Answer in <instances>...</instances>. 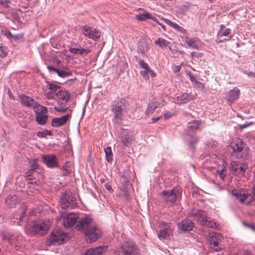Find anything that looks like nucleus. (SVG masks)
Segmentation results:
<instances>
[{"mask_svg": "<svg viewBox=\"0 0 255 255\" xmlns=\"http://www.w3.org/2000/svg\"><path fill=\"white\" fill-rule=\"evenodd\" d=\"M76 228L84 233L87 243L95 242L102 235V230L93 224L92 219L89 217L81 219L76 225Z\"/></svg>", "mask_w": 255, "mask_h": 255, "instance_id": "f257e3e1", "label": "nucleus"}, {"mask_svg": "<svg viewBox=\"0 0 255 255\" xmlns=\"http://www.w3.org/2000/svg\"><path fill=\"white\" fill-rule=\"evenodd\" d=\"M126 106L125 101L123 99H118L113 102L111 110L113 114V122L115 123H119L122 120Z\"/></svg>", "mask_w": 255, "mask_h": 255, "instance_id": "f03ea898", "label": "nucleus"}, {"mask_svg": "<svg viewBox=\"0 0 255 255\" xmlns=\"http://www.w3.org/2000/svg\"><path fill=\"white\" fill-rule=\"evenodd\" d=\"M233 150L232 154L237 158L243 159L246 158L249 154V148L242 140L239 139L235 143L230 145Z\"/></svg>", "mask_w": 255, "mask_h": 255, "instance_id": "7ed1b4c3", "label": "nucleus"}, {"mask_svg": "<svg viewBox=\"0 0 255 255\" xmlns=\"http://www.w3.org/2000/svg\"><path fill=\"white\" fill-rule=\"evenodd\" d=\"M60 206L63 209L74 208L77 206L75 195L70 191H66L61 194Z\"/></svg>", "mask_w": 255, "mask_h": 255, "instance_id": "20e7f679", "label": "nucleus"}, {"mask_svg": "<svg viewBox=\"0 0 255 255\" xmlns=\"http://www.w3.org/2000/svg\"><path fill=\"white\" fill-rule=\"evenodd\" d=\"M193 215L202 226L209 228H215L216 226V223L213 222L212 220L207 216V213L204 211L197 210Z\"/></svg>", "mask_w": 255, "mask_h": 255, "instance_id": "39448f33", "label": "nucleus"}, {"mask_svg": "<svg viewBox=\"0 0 255 255\" xmlns=\"http://www.w3.org/2000/svg\"><path fill=\"white\" fill-rule=\"evenodd\" d=\"M69 240L67 234L60 230H55L52 232L48 244L60 245L64 243Z\"/></svg>", "mask_w": 255, "mask_h": 255, "instance_id": "423d86ee", "label": "nucleus"}, {"mask_svg": "<svg viewBox=\"0 0 255 255\" xmlns=\"http://www.w3.org/2000/svg\"><path fill=\"white\" fill-rule=\"evenodd\" d=\"M119 252L121 255H138L139 250L135 244L126 242L121 245Z\"/></svg>", "mask_w": 255, "mask_h": 255, "instance_id": "0eeeda50", "label": "nucleus"}, {"mask_svg": "<svg viewBox=\"0 0 255 255\" xmlns=\"http://www.w3.org/2000/svg\"><path fill=\"white\" fill-rule=\"evenodd\" d=\"M160 194L162 199L167 203H175L180 197L179 190L175 188L171 190L163 191Z\"/></svg>", "mask_w": 255, "mask_h": 255, "instance_id": "6e6552de", "label": "nucleus"}, {"mask_svg": "<svg viewBox=\"0 0 255 255\" xmlns=\"http://www.w3.org/2000/svg\"><path fill=\"white\" fill-rule=\"evenodd\" d=\"M34 110L36 115V121L40 125H44L46 124L48 116L47 109L46 107L40 105H37Z\"/></svg>", "mask_w": 255, "mask_h": 255, "instance_id": "1a4fd4ad", "label": "nucleus"}, {"mask_svg": "<svg viewBox=\"0 0 255 255\" xmlns=\"http://www.w3.org/2000/svg\"><path fill=\"white\" fill-rule=\"evenodd\" d=\"M231 193L241 203H245L246 205L249 204L254 199V197L251 194L242 193L238 189H232Z\"/></svg>", "mask_w": 255, "mask_h": 255, "instance_id": "9d476101", "label": "nucleus"}, {"mask_svg": "<svg viewBox=\"0 0 255 255\" xmlns=\"http://www.w3.org/2000/svg\"><path fill=\"white\" fill-rule=\"evenodd\" d=\"M81 31L85 36L95 41L98 40L101 35V32L97 28L88 25L84 26Z\"/></svg>", "mask_w": 255, "mask_h": 255, "instance_id": "9b49d317", "label": "nucleus"}, {"mask_svg": "<svg viewBox=\"0 0 255 255\" xmlns=\"http://www.w3.org/2000/svg\"><path fill=\"white\" fill-rule=\"evenodd\" d=\"M49 227V223L48 221H39L32 225L31 233L33 235H43L47 231Z\"/></svg>", "mask_w": 255, "mask_h": 255, "instance_id": "f8f14e48", "label": "nucleus"}, {"mask_svg": "<svg viewBox=\"0 0 255 255\" xmlns=\"http://www.w3.org/2000/svg\"><path fill=\"white\" fill-rule=\"evenodd\" d=\"M78 218V215L75 213L63 214L57 220L61 221L65 228L71 227L75 225Z\"/></svg>", "mask_w": 255, "mask_h": 255, "instance_id": "ddd939ff", "label": "nucleus"}, {"mask_svg": "<svg viewBox=\"0 0 255 255\" xmlns=\"http://www.w3.org/2000/svg\"><path fill=\"white\" fill-rule=\"evenodd\" d=\"M46 83L47 85L46 86V88L47 89L45 92L46 97L48 99H55L57 97L58 93H59V90L61 87L53 83L49 82H47Z\"/></svg>", "mask_w": 255, "mask_h": 255, "instance_id": "4468645a", "label": "nucleus"}, {"mask_svg": "<svg viewBox=\"0 0 255 255\" xmlns=\"http://www.w3.org/2000/svg\"><path fill=\"white\" fill-rule=\"evenodd\" d=\"M232 173L238 176H244L248 166L246 163H241L237 161H233L231 163Z\"/></svg>", "mask_w": 255, "mask_h": 255, "instance_id": "2eb2a0df", "label": "nucleus"}, {"mask_svg": "<svg viewBox=\"0 0 255 255\" xmlns=\"http://www.w3.org/2000/svg\"><path fill=\"white\" fill-rule=\"evenodd\" d=\"M163 103L164 100L160 96H157L152 98L149 102L146 111V114L147 115L152 114L153 113L154 110L157 107L160 105H163Z\"/></svg>", "mask_w": 255, "mask_h": 255, "instance_id": "dca6fc26", "label": "nucleus"}, {"mask_svg": "<svg viewBox=\"0 0 255 255\" xmlns=\"http://www.w3.org/2000/svg\"><path fill=\"white\" fill-rule=\"evenodd\" d=\"M222 240V236L220 234L215 233L210 238L211 247L215 251L218 252L221 250V247L219 245Z\"/></svg>", "mask_w": 255, "mask_h": 255, "instance_id": "f3484780", "label": "nucleus"}, {"mask_svg": "<svg viewBox=\"0 0 255 255\" xmlns=\"http://www.w3.org/2000/svg\"><path fill=\"white\" fill-rule=\"evenodd\" d=\"M70 117V115H65L61 118H54L51 122V125L53 127H59L64 125Z\"/></svg>", "mask_w": 255, "mask_h": 255, "instance_id": "a211bd4d", "label": "nucleus"}, {"mask_svg": "<svg viewBox=\"0 0 255 255\" xmlns=\"http://www.w3.org/2000/svg\"><path fill=\"white\" fill-rule=\"evenodd\" d=\"M19 99L23 105L32 108L33 110L37 107L36 106L37 105H39V104L35 102L33 99L25 95L20 96Z\"/></svg>", "mask_w": 255, "mask_h": 255, "instance_id": "6ab92c4d", "label": "nucleus"}, {"mask_svg": "<svg viewBox=\"0 0 255 255\" xmlns=\"http://www.w3.org/2000/svg\"><path fill=\"white\" fill-rule=\"evenodd\" d=\"M44 162L49 167H55L58 166L56 157L54 155H47L42 156Z\"/></svg>", "mask_w": 255, "mask_h": 255, "instance_id": "aec40b11", "label": "nucleus"}, {"mask_svg": "<svg viewBox=\"0 0 255 255\" xmlns=\"http://www.w3.org/2000/svg\"><path fill=\"white\" fill-rule=\"evenodd\" d=\"M69 50V52L72 54L81 55L84 54L87 55L91 52V50L88 48H84L80 46H79L78 47H73L70 46Z\"/></svg>", "mask_w": 255, "mask_h": 255, "instance_id": "412c9836", "label": "nucleus"}, {"mask_svg": "<svg viewBox=\"0 0 255 255\" xmlns=\"http://www.w3.org/2000/svg\"><path fill=\"white\" fill-rule=\"evenodd\" d=\"M118 136L124 145L128 146L131 144L132 137L127 131L123 130L122 134L118 135Z\"/></svg>", "mask_w": 255, "mask_h": 255, "instance_id": "4be33fe9", "label": "nucleus"}, {"mask_svg": "<svg viewBox=\"0 0 255 255\" xmlns=\"http://www.w3.org/2000/svg\"><path fill=\"white\" fill-rule=\"evenodd\" d=\"M194 223L190 220H183L179 224L180 230L182 231H189L194 227Z\"/></svg>", "mask_w": 255, "mask_h": 255, "instance_id": "5701e85b", "label": "nucleus"}, {"mask_svg": "<svg viewBox=\"0 0 255 255\" xmlns=\"http://www.w3.org/2000/svg\"><path fill=\"white\" fill-rule=\"evenodd\" d=\"M108 247L107 246H100L94 249H91L88 250L85 255H100L105 252Z\"/></svg>", "mask_w": 255, "mask_h": 255, "instance_id": "b1692460", "label": "nucleus"}, {"mask_svg": "<svg viewBox=\"0 0 255 255\" xmlns=\"http://www.w3.org/2000/svg\"><path fill=\"white\" fill-rule=\"evenodd\" d=\"M172 230L169 228H164L160 231L158 234V237L160 240L167 239L169 238L170 235L172 234Z\"/></svg>", "mask_w": 255, "mask_h": 255, "instance_id": "393cba45", "label": "nucleus"}, {"mask_svg": "<svg viewBox=\"0 0 255 255\" xmlns=\"http://www.w3.org/2000/svg\"><path fill=\"white\" fill-rule=\"evenodd\" d=\"M18 202V199L15 195H9L5 198V203L9 207H13Z\"/></svg>", "mask_w": 255, "mask_h": 255, "instance_id": "a878e982", "label": "nucleus"}, {"mask_svg": "<svg viewBox=\"0 0 255 255\" xmlns=\"http://www.w3.org/2000/svg\"><path fill=\"white\" fill-rule=\"evenodd\" d=\"M201 123L199 121L193 120L188 123L187 128L190 131L194 132L197 130H200V126Z\"/></svg>", "mask_w": 255, "mask_h": 255, "instance_id": "bb28decb", "label": "nucleus"}, {"mask_svg": "<svg viewBox=\"0 0 255 255\" xmlns=\"http://www.w3.org/2000/svg\"><path fill=\"white\" fill-rule=\"evenodd\" d=\"M38 165L36 160L34 159L31 164L30 169L26 173L25 177L28 180L32 179L33 174L35 172V170L37 168Z\"/></svg>", "mask_w": 255, "mask_h": 255, "instance_id": "cd10ccee", "label": "nucleus"}, {"mask_svg": "<svg viewBox=\"0 0 255 255\" xmlns=\"http://www.w3.org/2000/svg\"><path fill=\"white\" fill-rule=\"evenodd\" d=\"M59 91V93H58L56 98H58L59 100V102L62 103L64 102H67L70 98V95L66 91L63 90L61 88Z\"/></svg>", "mask_w": 255, "mask_h": 255, "instance_id": "c85d7f7f", "label": "nucleus"}, {"mask_svg": "<svg viewBox=\"0 0 255 255\" xmlns=\"http://www.w3.org/2000/svg\"><path fill=\"white\" fill-rule=\"evenodd\" d=\"M185 138L191 148H193L194 145L196 144L199 141V138L197 136L195 135H190L189 133L186 135Z\"/></svg>", "mask_w": 255, "mask_h": 255, "instance_id": "c756f323", "label": "nucleus"}, {"mask_svg": "<svg viewBox=\"0 0 255 255\" xmlns=\"http://www.w3.org/2000/svg\"><path fill=\"white\" fill-rule=\"evenodd\" d=\"M193 97H190L189 95L187 93H183L176 97V103L177 104H182L186 103L189 100L193 99Z\"/></svg>", "mask_w": 255, "mask_h": 255, "instance_id": "7c9ffc66", "label": "nucleus"}, {"mask_svg": "<svg viewBox=\"0 0 255 255\" xmlns=\"http://www.w3.org/2000/svg\"><path fill=\"white\" fill-rule=\"evenodd\" d=\"M136 19L139 21H144L147 19H152L154 21H157V18L152 16L151 14L148 12H145L141 14H137L136 15Z\"/></svg>", "mask_w": 255, "mask_h": 255, "instance_id": "2f4dec72", "label": "nucleus"}, {"mask_svg": "<svg viewBox=\"0 0 255 255\" xmlns=\"http://www.w3.org/2000/svg\"><path fill=\"white\" fill-rule=\"evenodd\" d=\"M185 43H187L188 46L190 48H192L196 49H199V41L197 40H194L193 39L190 38L189 37H186L185 38Z\"/></svg>", "mask_w": 255, "mask_h": 255, "instance_id": "473e14b6", "label": "nucleus"}, {"mask_svg": "<svg viewBox=\"0 0 255 255\" xmlns=\"http://www.w3.org/2000/svg\"><path fill=\"white\" fill-rule=\"evenodd\" d=\"M163 20L167 24L174 28L177 31L181 32L182 33H184L185 32V29L179 26L177 23L173 22L168 19L163 18Z\"/></svg>", "mask_w": 255, "mask_h": 255, "instance_id": "72a5a7b5", "label": "nucleus"}, {"mask_svg": "<svg viewBox=\"0 0 255 255\" xmlns=\"http://www.w3.org/2000/svg\"><path fill=\"white\" fill-rule=\"evenodd\" d=\"M231 34V30L229 28H227L224 25H221L220 28L217 32V35L219 37L228 36Z\"/></svg>", "mask_w": 255, "mask_h": 255, "instance_id": "f704fd0d", "label": "nucleus"}, {"mask_svg": "<svg viewBox=\"0 0 255 255\" xmlns=\"http://www.w3.org/2000/svg\"><path fill=\"white\" fill-rule=\"evenodd\" d=\"M240 90L238 88H235L233 90H231L229 93V100L230 102H233L238 98Z\"/></svg>", "mask_w": 255, "mask_h": 255, "instance_id": "c9c22d12", "label": "nucleus"}, {"mask_svg": "<svg viewBox=\"0 0 255 255\" xmlns=\"http://www.w3.org/2000/svg\"><path fill=\"white\" fill-rule=\"evenodd\" d=\"M154 43L161 48L167 47L170 44L169 41L161 37L158 38L157 40L155 41Z\"/></svg>", "mask_w": 255, "mask_h": 255, "instance_id": "e433bc0d", "label": "nucleus"}, {"mask_svg": "<svg viewBox=\"0 0 255 255\" xmlns=\"http://www.w3.org/2000/svg\"><path fill=\"white\" fill-rule=\"evenodd\" d=\"M105 152L106 154V157L108 162H111L113 160V152L112 148L108 146L105 148Z\"/></svg>", "mask_w": 255, "mask_h": 255, "instance_id": "4c0bfd02", "label": "nucleus"}, {"mask_svg": "<svg viewBox=\"0 0 255 255\" xmlns=\"http://www.w3.org/2000/svg\"><path fill=\"white\" fill-rule=\"evenodd\" d=\"M58 75L61 77H65L70 75H71V73L70 72H66L63 70H59L57 69L56 72Z\"/></svg>", "mask_w": 255, "mask_h": 255, "instance_id": "58836bf2", "label": "nucleus"}, {"mask_svg": "<svg viewBox=\"0 0 255 255\" xmlns=\"http://www.w3.org/2000/svg\"><path fill=\"white\" fill-rule=\"evenodd\" d=\"M7 55V48L4 46H0V57L4 58Z\"/></svg>", "mask_w": 255, "mask_h": 255, "instance_id": "ea45409f", "label": "nucleus"}, {"mask_svg": "<svg viewBox=\"0 0 255 255\" xmlns=\"http://www.w3.org/2000/svg\"><path fill=\"white\" fill-rule=\"evenodd\" d=\"M139 65L141 68L144 69V70L148 71V70L150 69L147 63H145L143 60H140L139 62Z\"/></svg>", "mask_w": 255, "mask_h": 255, "instance_id": "a19ab883", "label": "nucleus"}, {"mask_svg": "<svg viewBox=\"0 0 255 255\" xmlns=\"http://www.w3.org/2000/svg\"><path fill=\"white\" fill-rule=\"evenodd\" d=\"M141 75L145 79L147 80L148 79V71L144 70L140 72Z\"/></svg>", "mask_w": 255, "mask_h": 255, "instance_id": "79ce46f5", "label": "nucleus"}, {"mask_svg": "<svg viewBox=\"0 0 255 255\" xmlns=\"http://www.w3.org/2000/svg\"><path fill=\"white\" fill-rule=\"evenodd\" d=\"M174 113L170 112H166L164 114V118L165 120H168L172 117Z\"/></svg>", "mask_w": 255, "mask_h": 255, "instance_id": "37998d69", "label": "nucleus"}, {"mask_svg": "<svg viewBox=\"0 0 255 255\" xmlns=\"http://www.w3.org/2000/svg\"><path fill=\"white\" fill-rule=\"evenodd\" d=\"M226 169L225 168H223L218 171L219 176L222 180H224V177L225 176V174H224V173Z\"/></svg>", "mask_w": 255, "mask_h": 255, "instance_id": "c03bdc74", "label": "nucleus"}, {"mask_svg": "<svg viewBox=\"0 0 255 255\" xmlns=\"http://www.w3.org/2000/svg\"><path fill=\"white\" fill-rule=\"evenodd\" d=\"M203 55L202 53H196L195 52H192L191 53V57L192 58H193L194 56L197 57H201Z\"/></svg>", "mask_w": 255, "mask_h": 255, "instance_id": "a18cd8bd", "label": "nucleus"}, {"mask_svg": "<svg viewBox=\"0 0 255 255\" xmlns=\"http://www.w3.org/2000/svg\"><path fill=\"white\" fill-rule=\"evenodd\" d=\"M124 192V196L126 200H128L130 198V194L128 192V191L126 190V187L123 186V187Z\"/></svg>", "mask_w": 255, "mask_h": 255, "instance_id": "49530a36", "label": "nucleus"}, {"mask_svg": "<svg viewBox=\"0 0 255 255\" xmlns=\"http://www.w3.org/2000/svg\"><path fill=\"white\" fill-rule=\"evenodd\" d=\"M23 37L22 34H18L16 35H13L12 38L15 41L21 39Z\"/></svg>", "mask_w": 255, "mask_h": 255, "instance_id": "de8ad7c7", "label": "nucleus"}, {"mask_svg": "<svg viewBox=\"0 0 255 255\" xmlns=\"http://www.w3.org/2000/svg\"><path fill=\"white\" fill-rule=\"evenodd\" d=\"M37 135L40 137H45L47 135V134H46V131H39L37 132Z\"/></svg>", "mask_w": 255, "mask_h": 255, "instance_id": "09e8293b", "label": "nucleus"}, {"mask_svg": "<svg viewBox=\"0 0 255 255\" xmlns=\"http://www.w3.org/2000/svg\"><path fill=\"white\" fill-rule=\"evenodd\" d=\"M190 78L192 82L195 83V84H201V83L196 80V78L191 75H190Z\"/></svg>", "mask_w": 255, "mask_h": 255, "instance_id": "8fccbe9b", "label": "nucleus"}, {"mask_svg": "<svg viewBox=\"0 0 255 255\" xmlns=\"http://www.w3.org/2000/svg\"><path fill=\"white\" fill-rule=\"evenodd\" d=\"M105 187L107 190H108L110 192L113 191V189L112 188V186L110 184H109L108 183L105 184Z\"/></svg>", "mask_w": 255, "mask_h": 255, "instance_id": "3c124183", "label": "nucleus"}, {"mask_svg": "<svg viewBox=\"0 0 255 255\" xmlns=\"http://www.w3.org/2000/svg\"><path fill=\"white\" fill-rule=\"evenodd\" d=\"M181 69V67L179 65H177V66H175L174 67V69H173V70H174V72H175V73H177L179 71H180Z\"/></svg>", "mask_w": 255, "mask_h": 255, "instance_id": "603ef678", "label": "nucleus"}, {"mask_svg": "<svg viewBox=\"0 0 255 255\" xmlns=\"http://www.w3.org/2000/svg\"><path fill=\"white\" fill-rule=\"evenodd\" d=\"M0 4L3 6L4 7H8V5L7 3H4V0H0Z\"/></svg>", "mask_w": 255, "mask_h": 255, "instance_id": "864d4df0", "label": "nucleus"}, {"mask_svg": "<svg viewBox=\"0 0 255 255\" xmlns=\"http://www.w3.org/2000/svg\"><path fill=\"white\" fill-rule=\"evenodd\" d=\"M68 163H65V164L63 165V168L64 169V170H66V172L67 173V172H69V169H68V168H69V166H68Z\"/></svg>", "mask_w": 255, "mask_h": 255, "instance_id": "5fc2aeb1", "label": "nucleus"}, {"mask_svg": "<svg viewBox=\"0 0 255 255\" xmlns=\"http://www.w3.org/2000/svg\"><path fill=\"white\" fill-rule=\"evenodd\" d=\"M4 35L7 37V38H12L13 35L9 32V31H6L4 33Z\"/></svg>", "mask_w": 255, "mask_h": 255, "instance_id": "6e6d98bb", "label": "nucleus"}, {"mask_svg": "<svg viewBox=\"0 0 255 255\" xmlns=\"http://www.w3.org/2000/svg\"><path fill=\"white\" fill-rule=\"evenodd\" d=\"M47 68L50 71H53L56 72V71L57 70V69H56L52 66H48Z\"/></svg>", "mask_w": 255, "mask_h": 255, "instance_id": "4d7b16f0", "label": "nucleus"}, {"mask_svg": "<svg viewBox=\"0 0 255 255\" xmlns=\"http://www.w3.org/2000/svg\"><path fill=\"white\" fill-rule=\"evenodd\" d=\"M25 214H26V213L25 211L21 213V216L19 217V221L22 220L23 218L25 216Z\"/></svg>", "mask_w": 255, "mask_h": 255, "instance_id": "13d9d810", "label": "nucleus"}, {"mask_svg": "<svg viewBox=\"0 0 255 255\" xmlns=\"http://www.w3.org/2000/svg\"><path fill=\"white\" fill-rule=\"evenodd\" d=\"M148 74H149L152 77L155 76V73L150 69L148 70Z\"/></svg>", "mask_w": 255, "mask_h": 255, "instance_id": "bf43d9fd", "label": "nucleus"}, {"mask_svg": "<svg viewBox=\"0 0 255 255\" xmlns=\"http://www.w3.org/2000/svg\"><path fill=\"white\" fill-rule=\"evenodd\" d=\"M244 225H245V226H246V227H249V228H251V229H253V230H255V228H254V227L253 225H250V224H246V223H244Z\"/></svg>", "mask_w": 255, "mask_h": 255, "instance_id": "052dcab7", "label": "nucleus"}, {"mask_svg": "<svg viewBox=\"0 0 255 255\" xmlns=\"http://www.w3.org/2000/svg\"><path fill=\"white\" fill-rule=\"evenodd\" d=\"M160 119V117L152 118V122L155 123V122H157Z\"/></svg>", "mask_w": 255, "mask_h": 255, "instance_id": "680f3d73", "label": "nucleus"}, {"mask_svg": "<svg viewBox=\"0 0 255 255\" xmlns=\"http://www.w3.org/2000/svg\"><path fill=\"white\" fill-rule=\"evenodd\" d=\"M157 24H158L159 25H160L162 28L164 30H165V26L163 24H161L158 21V20H157L156 21H155Z\"/></svg>", "mask_w": 255, "mask_h": 255, "instance_id": "e2e57ef3", "label": "nucleus"}, {"mask_svg": "<svg viewBox=\"0 0 255 255\" xmlns=\"http://www.w3.org/2000/svg\"><path fill=\"white\" fill-rule=\"evenodd\" d=\"M252 193L255 198V185L253 187Z\"/></svg>", "mask_w": 255, "mask_h": 255, "instance_id": "0e129e2a", "label": "nucleus"}, {"mask_svg": "<svg viewBox=\"0 0 255 255\" xmlns=\"http://www.w3.org/2000/svg\"><path fill=\"white\" fill-rule=\"evenodd\" d=\"M248 126V125H241L240 126V128H244L247 127Z\"/></svg>", "mask_w": 255, "mask_h": 255, "instance_id": "69168bd1", "label": "nucleus"}, {"mask_svg": "<svg viewBox=\"0 0 255 255\" xmlns=\"http://www.w3.org/2000/svg\"><path fill=\"white\" fill-rule=\"evenodd\" d=\"M197 85L199 88H204V85L201 83V84H196Z\"/></svg>", "mask_w": 255, "mask_h": 255, "instance_id": "338daca9", "label": "nucleus"}, {"mask_svg": "<svg viewBox=\"0 0 255 255\" xmlns=\"http://www.w3.org/2000/svg\"><path fill=\"white\" fill-rule=\"evenodd\" d=\"M55 109L56 110V111L58 112H61L62 111H63V109L62 108H57L55 107Z\"/></svg>", "mask_w": 255, "mask_h": 255, "instance_id": "774afa93", "label": "nucleus"}]
</instances>
